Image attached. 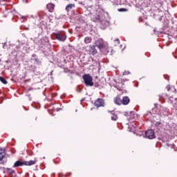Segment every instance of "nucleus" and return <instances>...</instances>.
Instances as JSON below:
<instances>
[{
	"label": "nucleus",
	"instance_id": "nucleus-2",
	"mask_svg": "<svg viewBox=\"0 0 177 177\" xmlns=\"http://www.w3.org/2000/svg\"><path fill=\"white\" fill-rule=\"evenodd\" d=\"M53 34L55 39H57V41H60L61 42H64V41H66V39H67V36H66V32L63 31L53 32Z\"/></svg>",
	"mask_w": 177,
	"mask_h": 177
},
{
	"label": "nucleus",
	"instance_id": "nucleus-29",
	"mask_svg": "<svg viewBox=\"0 0 177 177\" xmlns=\"http://www.w3.org/2000/svg\"><path fill=\"white\" fill-rule=\"evenodd\" d=\"M115 42H118V44H120V39H116L115 40Z\"/></svg>",
	"mask_w": 177,
	"mask_h": 177
},
{
	"label": "nucleus",
	"instance_id": "nucleus-41",
	"mask_svg": "<svg viewBox=\"0 0 177 177\" xmlns=\"http://www.w3.org/2000/svg\"><path fill=\"white\" fill-rule=\"evenodd\" d=\"M59 110H61V109H59ZM59 110H57V111H59Z\"/></svg>",
	"mask_w": 177,
	"mask_h": 177
},
{
	"label": "nucleus",
	"instance_id": "nucleus-8",
	"mask_svg": "<svg viewBox=\"0 0 177 177\" xmlns=\"http://www.w3.org/2000/svg\"><path fill=\"white\" fill-rule=\"evenodd\" d=\"M131 100L129 99V97L124 96L122 97V104H124V106H127V104H129Z\"/></svg>",
	"mask_w": 177,
	"mask_h": 177
},
{
	"label": "nucleus",
	"instance_id": "nucleus-7",
	"mask_svg": "<svg viewBox=\"0 0 177 177\" xmlns=\"http://www.w3.org/2000/svg\"><path fill=\"white\" fill-rule=\"evenodd\" d=\"M108 113L111 114V120L112 121H117V120H118V115L115 113V111H108Z\"/></svg>",
	"mask_w": 177,
	"mask_h": 177
},
{
	"label": "nucleus",
	"instance_id": "nucleus-21",
	"mask_svg": "<svg viewBox=\"0 0 177 177\" xmlns=\"http://www.w3.org/2000/svg\"><path fill=\"white\" fill-rule=\"evenodd\" d=\"M118 10V12H128V9L127 8H120Z\"/></svg>",
	"mask_w": 177,
	"mask_h": 177
},
{
	"label": "nucleus",
	"instance_id": "nucleus-17",
	"mask_svg": "<svg viewBox=\"0 0 177 177\" xmlns=\"http://www.w3.org/2000/svg\"><path fill=\"white\" fill-rule=\"evenodd\" d=\"M93 21H97L98 23H102V19H100V15H96L93 17Z\"/></svg>",
	"mask_w": 177,
	"mask_h": 177
},
{
	"label": "nucleus",
	"instance_id": "nucleus-1",
	"mask_svg": "<svg viewBox=\"0 0 177 177\" xmlns=\"http://www.w3.org/2000/svg\"><path fill=\"white\" fill-rule=\"evenodd\" d=\"M84 84L86 86H93V77L89 74H84L82 75Z\"/></svg>",
	"mask_w": 177,
	"mask_h": 177
},
{
	"label": "nucleus",
	"instance_id": "nucleus-22",
	"mask_svg": "<svg viewBox=\"0 0 177 177\" xmlns=\"http://www.w3.org/2000/svg\"><path fill=\"white\" fill-rule=\"evenodd\" d=\"M34 60H35V62H36V63L37 64H39V65L41 64V61L39 60V58H35Z\"/></svg>",
	"mask_w": 177,
	"mask_h": 177
},
{
	"label": "nucleus",
	"instance_id": "nucleus-19",
	"mask_svg": "<svg viewBox=\"0 0 177 177\" xmlns=\"http://www.w3.org/2000/svg\"><path fill=\"white\" fill-rule=\"evenodd\" d=\"M44 56H49V55H50V48H47L46 50H43L42 51Z\"/></svg>",
	"mask_w": 177,
	"mask_h": 177
},
{
	"label": "nucleus",
	"instance_id": "nucleus-26",
	"mask_svg": "<svg viewBox=\"0 0 177 177\" xmlns=\"http://www.w3.org/2000/svg\"><path fill=\"white\" fill-rule=\"evenodd\" d=\"M93 85L95 88H98V86H100L99 83H93Z\"/></svg>",
	"mask_w": 177,
	"mask_h": 177
},
{
	"label": "nucleus",
	"instance_id": "nucleus-33",
	"mask_svg": "<svg viewBox=\"0 0 177 177\" xmlns=\"http://www.w3.org/2000/svg\"><path fill=\"white\" fill-rule=\"evenodd\" d=\"M29 176V174L28 173H26V176Z\"/></svg>",
	"mask_w": 177,
	"mask_h": 177
},
{
	"label": "nucleus",
	"instance_id": "nucleus-12",
	"mask_svg": "<svg viewBox=\"0 0 177 177\" xmlns=\"http://www.w3.org/2000/svg\"><path fill=\"white\" fill-rule=\"evenodd\" d=\"M24 165V161L21 162V160H17L13 165L14 168H17V167H23Z\"/></svg>",
	"mask_w": 177,
	"mask_h": 177
},
{
	"label": "nucleus",
	"instance_id": "nucleus-18",
	"mask_svg": "<svg viewBox=\"0 0 177 177\" xmlns=\"http://www.w3.org/2000/svg\"><path fill=\"white\" fill-rule=\"evenodd\" d=\"M92 42V38L91 37H86L84 39L85 44H91Z\"/></svg>",
	"mask_w": 177,
	"mask_h": 177
},
{
	"label": "nucleus",
	"instance_id": "nucleus-14",
	"mask_svg": "<svg viewBox=\"0 0 177 177\" xmlns=\"http://www.w3.org/2000/svg\"><path fill=\"white\" fill-rule=\"evenodd\" d=\"M47 9H48L49 12H52L53 9H55V4L50 3L46 5Z\"/></svg>",
	"mask_w": 177,
	"mask_h": 177
},
{
	"label": "nucleus",
	"instance_id": "nucleus-36",
	"mask_svg": "<svg viewBox=\"0 0 177 177\" xmlns=\"http://www.w3.org/2000/svg\"><path fill=\"white\" fill-rule=\"evenodd\" d=\"M77 92H81V89L80 90H77Z\"/></svg>",
	"mask_w": 177,
	"mask_h": 177
},
{
	"label": "nucleus",
	"instance_id": "nucleus-23",
	"mask_svg": "<svg viewBox=\"0 0 177 177\" xmlns=\"http://www.w3.org/2000/svg\"><path fill=\"white\" fill-rule=\"evenodd\" d=\"M129 115L130 116L131 119L135 118V116H133V111H130Z\"/></svg>",
	"mask_w": 177,
	"mask_h": 177
},
{
	"label": "nucleus",
	"instance_id": "nucleus-5",
	"mask_svg": "<svg viewBox=\"0 0 177 177\" xmlns=\"http://www.w3.org/2000/svg\"><path fill=\"white\" fill-rule=\"evenodd\" d=\"M94 105L95 107H104V100L103 98H98L95 102Z\"/></svg>",
	"mask_w": 177,
	"mask_h": 177
},
{
	"label": "nucleus",
	"instance_id": "nucleus-20",
	"mask_svg": "<svg viewBox=\"0 0 177 177\" xmlns=\"http://www.w3.org/2000/svg\"><path fill=\"white\" fill-rule=\"evenodd\" d=\"M0 81L1 82H2V84H3L4 85H6V84H8V81L6 80V79H5V77L0 76Z\"/></svg>",
	"mask_w": 177,
	"mask_h": 177
},
{
	"label": "nucleus",
	"instance_id": "nucleus-31",
	"mask_svg": "<svg viewBox=\"0 0 177 177\" xmlns=\"http://www.w3.org/2000/svg\"><path fill=\"white\" fill-rule=\"evenodd\" d=\"M166 146H167V147H171V144L167 143V144H166Z\"/></svg>",
	"mask_w": 177,
	"mask_h": 177
},
{
	"label": "nucleus",
	"instance_id": "nucleus-28",
	"mask_svg": "<svg viewBox=\"0 0 177 177\" xmlns=\"http://www.w3.org/2000/svg\"><path fill=\"white\" fill-rule=\"evenodd\" d=\"M32 57H34L35 59L37 58V55L36 54H32Z\"/></svg>",
	"mask_w": 177,
	"mask_h": 177
},
{
	"label": "nucleus",
	"instance_id": "nucleus-35",
	"mask_svg": "<svg viewBox=\"0 0 177 177\" xmlns=\"http://www.w3.org/2000/svg\"><path fill=\"white\" fill-rule=\"evenodd\" d=\"M156 29H153V32L156 34Z\"/></svg>",
	"mask_w": 177,
	"mask_h": 177
},
{
	"label": "nucleus",
	"instance_id": "nucleus-40",
	"mask_svg": "<svg viewBox=\"0 0 177 177\" xmlns=\"http://www.w3.org/2000/svg\"><path fill=\"white\" fill-rule=\"evenodd\" d=\"M160 34H162V32H160Z\"/></svg>",
	"mask_w": 177,
	"mask_h": 177
},
{
	"label": "nucleus",
	"instance_id": "nucleus-16",
	"mask_svg": "<svg viewBox=\"0 0 177 177\" xmlns=\"http://www.w3.org/2000/svg\"><path fill=\"white\" fill-rule=\"evenodd\" d=\"M73 8H75V5L70 3L66 6V10L68 12L69 10H71V9H73Z\"/></svg>",
	"mask_w": 177,
	"mask_h": 177
},
{
	"label": "nucleus",
	"instance_id": "nucleus-11",
	"mask_svg": "<svg viewBox=\"0 0 177 177\" xmlns=\"http://www.w3.org/2000/svg\"><path fill=\"white\" fill-rule=\"evenodd\" d=\"M7 173L8 174V177L16 176V172L12 169L7 168Z\"/></svg>",
	"mask_w": 177,
	"mask_h": 177
},
{
	"label": "nucleus",
	"instance_id": "nucleus-6",
	"mask_svg": "<svg viewBox=\"0 0 177 177\" xmlns=\"http://www.w3.org/2000/svg\"><path fill=\"white\" fill-rule=\"evenodd\" d=\"M6 153H5V149H2L1 148H0V164H5L6 162V161L5 160H3V158L5 157Z\"/></svg>",
	"mask_w": 177,
	"mask_h": 177
},
{
	"label": "nucleus",
	"instance_id": "nucleus-13",
	"mask_svg": "<svg viewBox=\"0 0 177 177\" xmlns=\"http://www.w3.org/2000/svg\"><path fill=\"white\" fill-rule=\"evenodd\" d=\"M95 46L100 49V50H102L103 48H104V44L100 42V41H96L95 42Z\"/></svg>",
	"mask_w": 177,
	"mask_h": 177
},
{
	"label": "nucleus",
	"instance_id": "nucleus-24",
	"mask_svg": "<svg viewBox=\"0 0 177 177\" xmlns=\"http://www.w3.org/2000/svg\"><path fill=\"white\" fill-rule=\"evenodd\" d=\"M161 124V122H156V123L154 124L155 127H160Z\"/></svg>",
	"mask_w": 177,
	"mask_h": 177
},
{
	"label": "nucleus",
	"instance_id": "nucleus-4",
	"mask_svg": "<svg viewBox=\"0 0 177 177\" xmlns=\"http://www.w3.org/2000/svg\"><path fill=\"white\" fill-rule=\"evenodd\" d=\"M153 17L156 20L161 21L164 17V12L162 10H160V9H158V11L153 14Z\"/></svg>",
	"mask_w": 177,
	"mask_h": 177
},
{
	"label": "nucleus",
	"instance_id": "nucleus-9",
	"mask_svg": "<svg viewBox=\"0 0 177 177\" xmlns=\"http://www.w3.org/2000/svg\"><path fill=\"white\" fill-rule=\"evenodd\" d=\"M37 161H38L37 158H35L34 160L24 161V165H26V166L35 165V164H37Z\"/></svg>",
	"mask_w": 177,
	"mask_h": 177
},
{
	"label": "nucleus",
	"instance_id": "nucleus-25",
	"mask_svg": "<svg viewBox=\"0 0 177 177\" xmlns=\"http://www.w3.org/2000/svg\"><path fill=\"white\" fill-rule=\"evenodd\" d=\"M128 74H131V72L129 71H124L123 73V75H128Z\"/></svg>",
	"mask_w": 177,
	"mask_h": 177
},
{
	"label": "nucleus",
	"instance_id": "nucleus-38",
	"mask_svg": "<svg viewBox=\"0 0 177 177\" xmlns=\"http://www.w3.org/2000/svg\"><path fill=\"white\" fill-rule=\"evenodd\" d=\"M1 62H2V59H0V63H1Z\"/></svg>",
	"mask_w": 177,
	"mask_h": 177
},
{
	"label": "nucleus",
	"instance_id": "nucleus-30",
	"mask_svg": "<svg viewBox=\"0 0 177 177\" xmlns=\"http://www.w3.org/2000/svg\"><path fill=\"white\" fill-rule=\"evenodd\" d=\"M162 30H167V26H165L162 28Z\"/></svg>",
	"mask_w": 177,
	"mask_h": 177
},
{
	"label": "nucleus",
	"instance_id": "nucleus-15",
	"mask_svg": "<svg viewBox=\"0 0 177 177\" xmlns=\"http://www.w3.org/2000/svg\"><path fill=\"white\" fill-rule=\"evenodd\" d=\"M115 104H118V106H120V104H122V100L120 98V97H117L115 100Z\"/></svg>",
	"mask_w": 177,
	"mask_h": 177
},
{
	"label": "nucleus",
	"instance_id": "nucleus-34",
	"mask_svg": "<svg viewBox=\"0 0 177 177\" xmlns=\"http://www.w3.org/2000/svg\"><path fill=\"white\" fill-rule=\"evenodd\" d=\"M171 89L170 87L167 88V91H169V90Z\"/></svg>",
	"mask_w": 177,
	"mask_h": 177
},
{
	"label": "nucleus",
	"instance_id": "nucleus-39",
	"mask_svg": "<svg viewBox=\"0 0 177 177\" xmlns=\"http://www.w3.org/2000/svg\"><path fill=\"white\" fill-rule=\"evenodd\" d=\"M3 48H5V45L3 46Z\"/></svg>",
	"mask_w": 177,
	"mask_h": 177
},
{
	"label": "nucleus",
	"instance_id": "nucleus-32",
	"mask_svg": "<svg viewBox=\"0 0 177 177\" xmlns=\"http://www.w3.org/2000/svg\"><path fill=\"white\" fill-rule=\"evenodd\" d=\"M85 101V98H83L82 100H81V102H84Z\"/></svg>",
	"mask_w": 177,
	"mask_h": 177
},
{
	"label": "nucleus",
	"instance_id": "nucleus-27",
	"mask_svg": "<svg viewBox=\"0 0 177 177\" xmlns=\"http://www.w3.org/2000/svg\"><path fill=\"white\" fill-rule=\"evenodd\" d=\"M124 115L126 117H128V115H129V113L128 112H124Z\"/></svg>",
	"mask_w": 177,
	"mask_h": 177
},
{
	"label": "nucleus",
	"instance_id": "nucleus-3",
	"mask_svg": "<svg viewBox=\"0 0 177 177\" xmlns=\"http://www.w3.org/2000/svg\"><path fill=\"white\" fill-rule=\"evenodd\" d=\"M142 136L147 139H156V133L153 129H148L145 131V134L142 135Z\"/></svg>",
	"mask_w": 177,
	"mask_h": 177
},
{
	"label": "nucleus",
	"instance_id": "nucleus-10",
	"mask_svg": "<svg viewBox=\"0 0 177 177\" xmlns=\"http://www.w3.org/2000/svg\"><path fill=\"white\" fill-rule=\"evenodd\" d=\"M89 53L90 55H92L93 56H95L96 53H97V50H96V48L95 46H91L89 48Z\"/></svg>",
	"mask_w": 177,
	"mask_h": 177
},
{
	"label": "nucleus",
	"instance_id": "nucleus-37",
	"mask_svg": "<svg viewBox=\"0 0 177 177\" xmlns=\"http://www.w3.org/2000/svg\"><path fill=\"white\" fill-rule=\"evenodd\" d=\"M53 73V71H51V72H50V75H52V73Z\"/></svg>",
	"mask_w": 177,
	"mask_h": 177
}]
</instances>
